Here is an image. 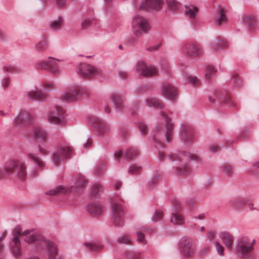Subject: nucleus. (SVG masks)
I'll use <instances>...</instances> for the list:
<instances>
[{"label": "nucleus", "mask_w": 259, "mask_h": 259, "mask_svg": "<svg viewBox=\"0 0 259 259\" xmlns=\"http://www.w3.org/2000/svg\"><path fill=\"white\" fill-rule=\"evenodd\" d=\"M25 122L24 119L21 117V115L20 113L18 114V115L15 117L14 120V122L16 125H19Z\"/></svg>", "instance_id": "54"}, {"label": "nucleus", "mask_w": 259, "mask_h": 259, "mask_svg": "<svg viewBox=\"0 0 259 259\" xmlns=\"http://www.w3.org/2000/svg\"><path fill=\"white\" fill-rule=\"evenodd\" d=\"M118 242L119 243H124L126 244H131L132 243L130 237L127 235H124L118 239Z\"/></svg>", "instance_id": "48"}, {"label": "nucleus", "mask_w": 259, "mask_h": 259, "mask_svg": "<svg viewBox=\"0 0 259 259\" xmlns=\"http://www.w3.org/2000/svg\"><path fill=\"white\" fill-rule=\"evenodd\" d=\"M20 113L25 122L31 121L33 119V115L29 111H22Z\"/></svg>", "instance_id": "44"}, {"label": "nucleus", "mask_w": 259, "mask_h": 259, "mask_svg": "<svg viewBox=\"0 0 259 259\" xmlns=\"http://www.w3.org/2000/svg\"><path fill=\"white\" fill-rule=\"evenodd\" d=\"M138 127L141 132V133L143 134H146L147 133V125L143 122H139L138 123Z\"/></svg>", "instance_id": "49"}, {"label": "nucleus", "mask_w": 259, "mask_h": 259, "mask_svg": "<svg viewBox=\"0 0 259 259\" xmlns=\"http://www.w3.org/2000/svg\"><path fill=\"white\" fill-rule=\"evenodd\" d=\"M184 53L188 56L199 57L203 53L201 46L197 43H192L185 45L183 48Z\"/></svg>", "instance_id": "15"}, {"label": "nucleus", "mask_w": 259, "mask_h": 259, "mask_svg": "<svg viewBox=\"0 0 259 259\" xmlns=\"http://www.w3.org/2000/svg\"><path fill=\"white\" fill-rule=\"evenodd\" d=\"M198 12V8L195 6H188L185 7V14L190 18H194L197 15Z\"/></svg>", "instance_id": "32"}, {"label": "nucleus", "mask_w": 259, "mask_h": 259, "mask_svg": "<svg viewBox=\"0 0 259 259\" xmlns=\"http://www.w3.org/2000/svg\"><path fill=\"white\" fill-rule=\"evenodd\" d=\"M210 250V247L208 246H205L202 247L199 251V254L201 255L206 254Z\"/></svg>", "instance_id": "55"}, {"label": "nucleus", "mask_w": 259, "mask_h": 259, "mask_svg": "<svg viewBox=\"0 0 259 259\" xmlns=\"http://www.w3.org/2000/svg\"><path fill=\"white\" fill-rule=\"evenodd\" d=\"M26 164L25 162L17 159L11 160L6 164V170L9 172L17 174L18 178L23 181L27 176Z\"/></svg>", "instance_id": "4"}, {"label": "nucleus", "mask_w": 259, "mask_h": 259, "mask_svg": "<svg viewBox=\"0 0 259 259\" xmlns=\"http://www.w3.org/2000/svg\"><path fill=\"white\" fill-rule=\"evenodd\" d=\"M93 19H85L82 23V27L83 29H87L88 28L92 21Z\"/></svg>", "instance_id": "56"}, {"label": "nucleus", "mask_w": 259, "mask_h": 259, "mask_svg": "<svg viewBox=\"0 0 259 259\" xmlns=\"http://www.w3.org/2000/svg\"><path fill=\"white\" fill-rule=\"evenodd\" d=\"M215 72L216 71L214 67L211 65L207 66L206 67L204 74L205 79H212L215 75Z\"/></svg>", "instance_id": "35"}, {"label": "nucleus", "mask_w": 259, "mask_h": 259, "mask_svg": "<svg viewBox=\"0 0 259 259\" xmlns=\"http://www.w3.org/2000/svg\"><path fill=\"white\" fill-rule=\"evenodd\" d=\"M146 105L150 107L156 109H162L164 108V104L159 99L155 98H148L146 100Z\"/></svg>", "instance_id": "25"}, {"label": "nucleus", "mask_w": 259, "mask_h": 259, "mask_svg": "<svg viewBox=\"0 0 259 259\" xmlns=\"http://www.w3.org/2000/svg\"><path fill=\"white\" fill-rule=\"evenodd\" d=\"M159 180V177L155 176L150 180L149 183V186L150 188H152L154 185L157 184Z\"/></svg>", "instance_id": "53"}, {"label": "nucleus", "mask_w": 259, "mask_h": 259, "mask_svg": "<svg viewBox=\"0 0 259 259\" xmlns=\"http://www.w3.org/2000/svg\"><path fill=\"white\" fill-rule=\"evenodd\" d=\"M50 60H40L36 62V67L38 69H48Z\"/></svg>", "instance_id": "43"}, {"label": "nucleus", "mask_w": 259, "mask_h": 259, "mask_svg": "<svg viewBox=\"0 0 259 259\" xmlns=\"http://www.w3.org/2000/svg\"><path fill=\"white\" fill-rule=\"evenodd\" d=\"M215 19L216 25L218 26L227 23V18L226 15V10L224 8L221 6L219 7L218 13L215 15Z\"/></svg>", "instance_id": "22"}, {"label": "nucleus", "mask_w": 259, "mask_h": 259, "mask_svg": "<svg viewBox=\"0 0 259 259\" xmlns=\"http://www.w3.org/2000/svg\"><path fill=\"white\" fill-rule=\"evenodd\" d=\"M166 3L168 8L172 11L178 10L180 7V3L176 0H166Z\"/></svg>", "instance_id": "40"}, {"label": "nucleus", "mask_w": 259, "mask_h": 259, "mask_svg": "<svg viewBox=\"0 0 259 259\" xmlns=\"http://www.w3.org/2000/svg\"><path fill=\"white\" fill-rule=\"evenodd\" d=\"M221 237L226 246L228 249H230L234 241L233 236L229 233L223 232L221 234Z\"/></svg>", "instance_id": "27"}, {"label": "nucleus", "mask_w": 259, "mask_h": 259, "mask_svg": "<svg viewBox=\"0 0 259 259\" xmlns=\"http://www.w3.org/2000/svg\"><path fill=\"white\" fill-rule=\"evenodd\" d=\"M142 170V167L136 164L131 165L128 169V172L133 174L136 175L140 174Z\"/></svg>", "instance_id": "45"}, {"label": "nucleus", "mask_w": 259, "mask_h": 259, "mask_svg": "<svg viewBox=\"0 0 259 259\" xmlns=\"http://www.w3.org/2000/svg\"><path fill=\"white\" fill-rule=\"evenodd\" d=\"M138 154L139 151L136 148H130L126 150L124 155L127 159H133L137 156Z\"/></svg>", "instance_id": "37"}, {"label": "nucleus", "mask_w": 259, "mask_h": 259, "mask_svg": "<svg viewBox=\"0 0 259 259\" xmlns=\"http://www.w3.org/2000/svg\"><path fill=\"white\" fill-rule=\"evenodd\" d=\"M181 247L183 253L187 257L192 256L195 251L194 242L189 239H186L182 243Z\"/></svg>", "instance_id": "19"}, {"label": "nucleus", "mask_w": 259, "mask_h": 259, "mask_svg": "<svg viewBox=\"0 0 259 259\" xmlns=\"http://www.w3.org/2000/svg\"><path fill=\"white\" fill-rule=\"evenodd\" d=\"M87 210L93 215H98L102 213L103 207L100 204L93 203L88 205Z\"/></svg>", "instance_id": "24"}, {"label": "nucleus", "mask_w": 259, "mask_h": 259, "mask_svg": "<svg viewBox=\"0 0 259 259\" xmlns=\"http://www.w3.org/2000/svg\"><path fill=\"white\" fill-rule=\"evenodd\" d=\"M131 26L133 33L137 36H141L143 33H148L150 29L148 20L138 14L133 17Z\"/></svg>", "instance_id": "3"}, {"label": "nucleus", "mask_w": 259, "mask_h": 259, "mask_svg": "<svg viewBox=\"0 0 259 259\" xmlns=\"http://www.w3.org/2000/svg\"><path fill=\"white\" fill-rule=\"evenodd\" d=\"M163 5V0H143L138 9L145 11H159L162 9Z\"/></svg>", "instance_id": "13"}, {"label": "nucleus", "mask_w": 259, "mask_h": 259, "mask_svg": "<svg viewBox=\"0 0 259 259\" xmlns=\"http://www.w3.org/2000/svg\"><path fill=\"white\" fill-rule=\"evenodd\" d=\"M33 136L36 139L47 142L49 139L47 132L40 126H34L32 130Z\"/></svg>", "instance_id": "20"}, {"label": "nucleus", "mask_w": 259, "mask_h": 259, "mask_svg": "<svg viewBox=\"0 0 259 259\" xmlns=\"http://www.w3.org/2000/svg\"><path fill=\"white\" fill-rule=\"evenodd\" d=\"M31 231L26 230L22 231L21 228L17 227L13 232V238L10 244L11 250L13 255L17 258L19 257L21 255V244L19 236H27L30 233Z\"/></svg>", "instance_id": "7"}, {"label": "nucleus", "mask_w": 259, "mask_h": 259, "mask_svg": "<svg viewBox=\"0 0 259 259\" xmlns=\"http://www.w3.org/2000/svg\"><path fill=\"white\" fill-rule=\"evenodd\" d=\"M112 100L114 103V107L118 110H122L123 109V99L120 95L114 94L112 95Z\"/></svg>", "instance_id": "26"}, {"label": "nucleus", "mask_w": 259, "mask_h": 259, "mask_svg": "<svg viewBox=\"0 0 259 259\" xmlns=\"http://www.w3.org/2000/svg\"><path fill=\"white\" fill-rule=\"evenodd\" d=\"M28 158L32 160L39 168L42 169L45 166V163L36 154L29 153L27 154Z\"/></svg>", "instance_id": "29"}, {"label": "nucleus", "mask_w": 259, "mask_h": 259, "mask_svg": "<svg viewBox=\"0 0 259 259\" xmlns=\"http://www.w3.org/2000/svg\"><path fill=\"white\" fill-rule=\"evenodd\" d=\"M78 73L85 78L90 79L92 76L101 74V70L96 66L87 63H80L77 66Z\"/></svg>", "instance_id": "11"}, {"label": "nucleus", "mask_w": 259, "mask_h": 259, "mask_svg": "<svg viewBox=\"0 0 259 259\" xmlns=\"http://www.w3.org/2000/svg\"><path fill=\"white\" fill-rule=\"evenodd\" d=\"M181 134L182 139L185 143H190L194 140L193 132L188 126H183L181 132Z\"/></svg>", "instance_id": "21"}, {"label": "nucleus", "mask_w": 259, "mask_h": 259, "mask_svg": "<svg viewBox=\"0 0 259 259\" xmlns=\"http://www.w3.org/2000/svg\"><path fill=\"white\" fill-rule=\"evenodd\" d=\"M63 23L62 18L59 17L57 20L52 22L51 24V28L54 30L60 29Z\"/></svg>", "instance_id": "38"}, {"label": "nucleus", "mask_w": 259, "mask_h": 259, "mask_svg": "<svg viewBox=\"0 0 259 259\" xmlns=\"http://www.w3.org/2000/svg\"><path fill=\"white\" fill-rule=\"evenodd\" d=\"M65 109L61 106L56 105L54 109L50 110L47 116L48 121L53 124H60L64 117Z\"/></svg>", "instance_id": "12"}, {"label": "nucleus", "mask_w": 259, "mask_h": 259, "mask_svg": "<svg viewBox=\"0 0 259 259\" xmlns=\"http://www.w3.org/2000/svg\"><path fill=\"white\" fill-rule=\"evenodd\" d=\"M160 46H161V43H158L156 45H154L149 47L147 49V50L149 51H152V52L156 51L159 49Z\"/></svg>", "instance_id": "59"}, {"label": "nucleus", "mask_w": 259, "mask_h": 259, "mask_svg": "<svg viewBox=\"0 0 259 259\" xmlns=\"http://www.w3.org/2000/svg\"><path fill=\"white\" fill-rule=\"evenodd\" d=\"M180 206L178 203L174 204L170 222L176 225H183L185 223L184 217L180 213Z\"/></svg>", "instance_id": "17"}, {"label": "nucleus", "mask_w": 259, "mask_h": 259, "mask_svg": "<svg viewBox=\"0 0 259 259\" xmlns=\"http://www.w3.org/2000/svg\"><path fill=\"white\" fill-rule=\"evenodd\" d=\"M163 217V213L161 211L157 210L152 217V221L157 222L160 220Z\"/></svg>", "instance_id": "50"}, {"label": "nucleus", "mask_w": 259, "mask_h": 259, "mask_svg": "<svg viewBox=\"0 0 259 259\" xmlns=\"http://www.w3.org/2000/svg\"><path fill=\"white\" fill-rule=\"evenodd\" d=\"M135 70L141 75L145 77H152L159 75V70L156 66H147L143 61L137 62L135 66Z\"/></svg>", "instance_id": "10"}, {"label": "nucleus", "mask_w": 259, "mask_h": 259, "mask_svg": "<svg viewBox=\"0 0 259 259\" xmlns=\"http://www.w3.org/2000/svg\"><path fill=\"white\" fill-rule=\"evenodd\" d=\"M118 76L121 79H126L127 78L128 74L125 71H119L118 72Z\"/></svg>", "instance_id": "61"}, {"label": "nucleus", "mask_w": 259, "mask_h": 259, "mask_svg": "<svg viewBox=\"0 0 259 259\" xmlns=\"http://www.w3.org/2000/svg\"><path fill=\"white\" fill-rule=\"evenodd\" d=\"M248 199L246 198L236 199L232 201L231 205L236 209H240L243 206L247 204Z\"/></svg>", "instance_id": "34"}, {"label": "nucleus", "mask_w": 259, "mask_h": 259, "mask_svg": "<svg viewBox=\"0 0 259 259\" xmlns=\"http://www.w3.org/2000/svg\"><path fill=\"white\" fill-rule=\"evenodd\" d=\"M112 220L116 226H120L123 224V210L121 205L116 203L112 205Z\"/></svg>", "instance_id": "16"}, {"label": "nucleus", "mask_w": 259, "mask_h": 259, "mask_svg": "<svg viewBox=\"0 0 259 259\" xmlns=\"http://www.w3.org/2000/svg\"><path fill=\"white\" fill-rule=\"evenodd\" d=\"M162 95L170 99H175L178 95V90L172 84L165 82L162 85Z\"/></svg>", "instance_id": "18"}, {"label": "nucleus", "mask_w": 259, "mask_h": 259, "mask_svg": "<svg viewBox=\"0 0 259 259\" xmlns=\"http://www.w3.org/2000/svg\"><path fill=\"white\" fill-rule=\"evenodd\" d=\"M137 240L139 242H140L141 243H142L143 244H146V241L145 239V235H144V234L143 233L140 232H137Z\"/></svg>", "instance_id": "52"}, {"label": "nucleus", "mask_w": 259, "mask_h": 259, "mask_svg": "<svg viewBox=\"0 0 259 259\" xmlns=\"http://www.w3.org/2000/svg\"><path fill=\"white\" fill-rule=\"evenodd\" d=\"M28 98L34 101H44L47 99V95L41 91H32L28 93Z\"/></svg>", "instance_id": "23"}, {"label": "nucleus", "mask_w": 259, "mask_h": 259, "mask_svg": "<svg viewBox=\"0 0 259 259\" xmlns=\"http://www.w3.org/2000/svg\"><path fill=\"white\" fill-rule=\"evenodd\" d=\"M127 259H142V256L138 253L133 251H128L126 253Z\"/></svg>", "instance_id": "46"}, {"label": "nucleus", "mask_w": 259, "mask_h": 259, "mask_svg": "<svg viewBox=\"0 0 259 259\" xmlns=\"http://www.w3.org/2000/svg\"><path fill=\"white\" fill-rule=\"evenodd\" d=\"M41 86L42 91L45 92H50L58 88L57 85L54 82H42Z\"/></svg>", "instance_id": "36"}, {"label": "nucleus", "mask_w": 259, "mask_h": 259, "mask_svg": "<svg viewBox=\"0 0 259 259\" xmlns=\"http://www.w3.org/2000/svg\"><path fill=\"white\" fill-rule=\"evenodd\" d=\"M48 48V41L47 38H44L38 41L35 45V49L38 52H42Z\"/></svg>", "instance_id": "33"}, {"label": "nucleus", "mask_w": 259, "mask_h": 259, "mask_svg": "<svg viewBox=\"0 0 259 259\" xmlns=\"http://www.w3.org/2000/svg\"><path fill=\"white\" fill-rule=\"evenodd\" d=\"M228 46V43L227 41L222 40L219 41L218 42L214 43L212 45V49L213 50H217L218 49H223L226 48Z\"/></svg>", "instance_id": "42"}, {"label": "nucleus", "mask_w": 259, "mask_h": 259, "mask_svg": "<svg viewBox=\"0 0 259 259\" xmlns=\"http://www.w3.org/2000/svg\"><path fill=\"white\" fill-rule=\"evenodd\" d=\"M87 183V180L83 176L79 177L75 186L66 187L64 186L60 185L56 188L48 191L46 192L47 195H55L57 194H68L70 192H75L77 191V187L81 188L83 187Z\"/></svg>", "instance_id": "5"}, {"label": "nucleus", "mask_w": 259, "mask_h": 259, "mask_svg": "<svg viewBox=\"0 0 259 259\" xmlns=\"http://www.w3.org/2000/svg\"><path fill=\"white\" fill-rule=\"evenodd\" d=\"M39 152L43 155H47L49 154V150L42 147H39Z\"/></svg>", "instance_id": "62"}, {"label": "nucleus", "mask_w": 259, "mask_h": 259, "mask_svg": "<svg viewBox=\"0 0 259 259\" xmlns=\"http://www.w3.org/2000/svg\"><path fill=\"white\" fill-rule=\"evenodd\" d=\"M255 239H250L247 237H241L237 240L236 251L244 258H246L249 254L254 250Z\"/></svg>", "instance_id": "6"}, {"label": "nucleus", "mask_w": 259, "mask_h": 259, "mask_svg": "<svg viewBox=\"0 0 259 259\" xmlns=\"http://www.w3.org/2000/svg\"><path fill=\"white\" fill-rule=\"evenodd\" d=\"M84 245L88 249L95 252L100 251L104 248V246L98 242H85Z\"/></svg>", "instance_id": "30"}, {"label": "nucleus", "mask_w": 259, "mask_h": 259, "mask_svg": "<svg viewBox=\"0 0 259 259\" xmlns=\"http://www.w3.org/2000/svg\"><path fill=\"white\" fill-rule=\"evenodd\" d=\"M223 173L228 177H231L233 174V170L231 165L228 163L224 164L222 166Z\"/></svg>", "instance_id": "39"}, {"label": "nucleus", "mask_w": 259, "mask_h": 259, "mask_svg": "<svg viewBox=\"0 0 259 259\" xmlns=\"http://www.w3.org/2000/svg\"><path fill=\"white\" fill-rule=\"evenodd\" d=\"M6 174H11L6 170V166L5 167H0V178H3L6 176Z\"/></svg>", "instance_id": "57"}, {"label": "nucleus", "mask_w": 259, "mask_h": 259, "mask_svg": "<svg viewBox=\"0 0 259 259\" xmlns=\"http://www.w3.org/2000/svg\"><path fill=\"white\" fill-rule=\"evenodd\" d=\"M52 60H50L49 66L48 69L55 74H57L60 72V69L57 64V62H61L62 60L50 58Z\"/></svg>", "instance_id": "31"}, {"label": "nucleus", "mask_w": 259, "mask_h": 259, "mask_svg": "<svg viewBox=\"0 0 259 259\" xmlns=\"http://www.w3.org/2000/svg\"><path fill=\"white\" fill-rule=\"evenodd\" d=\"M73 153L71 146L67 144L60 145L56 151L53 153L52 158L53 162L58 165L63 160L68 159Z\"/></svg>", "instance_id": "9"}, {"label": "nucleus", "mask_w": 259, "mask_h": 259, "mask_svg": "<svg viewBox=\"0 0 259 259\" xmlns=\"http://www.w3.org/2000/svg\"><path fill=\"white\" fill-rule=\"evenodd\" d=\"M215 246L217 250L218 253L221 255H224V247L222 246L219 242L216 241L215 243Z\"/></svg>", "instance_id": "51"}, {"label": "nucleus", "mask_w": 259, "mask_h": 259, "mask_svg": "<svg viewBox=\"0 0 259 259\" xmlns=\"http://www.w3.org/2000/svg\"><path fill=\"white\" fill-rule=\"evenodd\" d=\"M186 79L188 81H198V78L197 76L191 74H187L186 75Z\"/></svg>", "instance_id": "58"}, {"label": "nucleus", "mask_w": 259, "mask_h": 259, "mask_svg": "<svg viewBox=\"0 0 259 259\" xmlns=\"http://www.w3.org/2000/svg\"><path fill=\"white\" fill-rule=\"evenodd\" d=\"M209 150L212 152H216L219 150V147L215 145H212L210 146Z\"/></svg>", "instance_id": "63"}, {"label": "nucleus", "mask_w": 259, "mask_h": 259, "mask_svg": "<svg viewBox=\"0 0 259 259\" xmlns=\"http://www.w3.org/2000/svg\"><path fill=\"white\" fill-rule=\"evenodd\" d=\"M160 114L165 118L166 122L165 127L162 130L161 127L157 126L156 128V134L154 135L153 140L155 142L163 145V141H166L169 143L172 141L173 136L174 126L171 122V119L163 111L161 112Z\"/></svg>", "instance_id": "2"}, {"label": "nucleus", "mask_w": 259, "mask_h": 259, "mask_svg": "<svg viewBox=\"0 0 259 259\" xmlns=\"http://www.w3.org/2000/svg\"><path fill=\"white\" fill-rule=\"evenodd\" d=\"M89 96V92L80 87L70 88L64 95L61 99L67 102H73L81 97H88Z\"/></svg>", "instance_id": "8"}, {"label": "nucleus", "mask_w": 259, "mask_h": 259, "mask_svg": "<svg viewBox=\"0 0 259 259\" xmlns=\"http://www.w3.org/2000/svg\"><path fill=\"white\" fill-rule=\"evenodd\" d=\"M167 156L171 161H178L181 163L176 169V174L179 176H186L191 172V167L187 162L188 160L198 162L201 161V158L198 155L186 152H181L179 154L170 153Z\"/></svg>", "instance_id": "1"}, {"label": "nucleus", "mask_w": 259, "mask_h": 259, "mask_svg": "<svg viewBox=\"0 0 259 259\" xmlns=\"http://www.w3.org/2000/svg\"><path fill=\"white\" fill-rule=\"evenodd\" d=\"M102 191L103 188L102 186L99 184H95L92 188L91 193L92 196L94 197L99 194Z\"/></svg>", "instance_id": "41"}, {"label": "nucleus", "mask_w": 259, "mask_h": 259, "mask_svg": "<svg viewBox=\"0 0 259 259\" xmlns=\"http://www.w3.org/2000/svg\"><path fill=\"white\" fill-rule=\"evenodd\" d=\"M7 235V232L5 231L3 232L2 236L0 237V252L3 250L4 245L3 244V241L4 240Z\"/></svg>", "instance_id": "60"}, {"label": "nucleus", "mask_w": 259, "mask_h": 259, "mask_svg": "<svg viewBox=\"0 0 259 259\" xmlns=\"http://www.w3.org/2000/svg\"><path fill=\"white\" fill-rule=\"evenodd\" d=\"M243 24L248 27L250 29L254 30L256 24V20L253 16L246 15L242 18Z\"/></svg>", "instance_id": "28"}, {"label": "nucleus", "mask_w": 259, "mask_h": 259, "mask_svg": "<svg viewBox=\"0 0 259 259\" xmlns=\"http://www.w3.org/2000/svg\"><path fill=\"white\" fill-rule=\"evenodd\" d=\"M3 70L5 72H17L20 71L19 69L13 65H7L4 67Z\"/></svg>", "instance_id": "47"}, {"label": "nucleus", "mask_w": 259, "mask_h": 259, "mask_svg": "<svg viewBox=\"0 0 259 259\" xmlns=\"http://www.w3.org/2000/svg\"><path fill=\"white\" fill-rule=\"evenodd\" d=\"M91 122L96 129L99 135H105L110 132V126L104 121L97 117H93L91 119Z\"/></svg>", "instance_id": "14"}, {"label": "nucleus", "mask_w": 259, "mask_h": 259, "mask_svg": "<svg viewBox=\"0 0 259 259\" xmlns=\"http://www.w3.org/2000/svg\"><path fill=\"white\" fill-rule=\"evenodd\" d=\"M205 217H206L205 213H200V214L195 215L194 217V218H195V219L202 220H203L205 218Z\"/></svg>", "instance_id": "64"}]
</instances>
